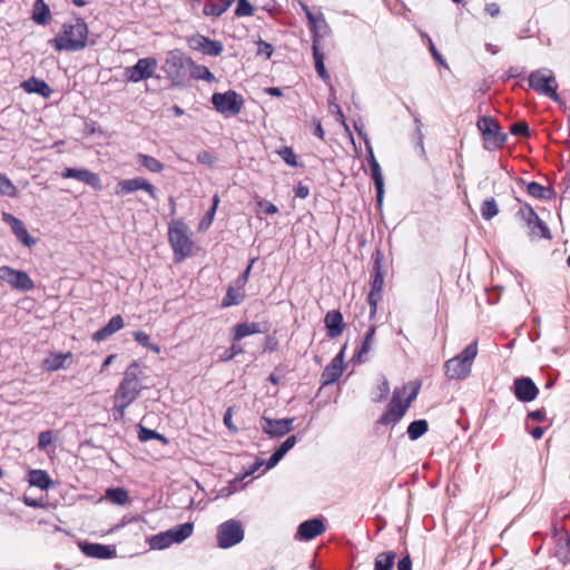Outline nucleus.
<instances>
[{
    "mask_svg": "<svg viewBox=\"0 0 570 570\" xmlns=\"http://www.w3.org/2000/svg\"><path fill=\"white\" fill-rule=\"evenodd\" d=\"M21 88L28 94H38L43 98H49L52 95L51 87L42 79L30 77L22 81Z\"/></svg>",
    "mask_w": 570,
    "mask_h": 570,
    "instance_id": "obj_22",
    "label": "nucleus"
},
{
    "mask_svg": "<svg viewBox=\"0 0 570 570\" xmlns=\"http://www.w3.org/2000/svg\"><path fill=\"white\" fill-rule=\"evenodd\" d=\"M268 327L266 324L257 323V322H245L237 324L234 327V341H240L242 338L258 333L267 332Z\"/></svg>",
    "mask_w": 570,
    "mask_h": 570,
    "instance_id": "obj_24",
    "label": "nucleus"
},
{
    "mask_svg": "<svg viewBox=\"0 0 570 570\" xmlns=\"http://www.w3.org/2000/svg\"><path fill=\"white\" fill-rule=\"evenodd\" d=\"M306 19L308 21L309 29L313 33V40L316 39L318 41V31H317V24L318 22L322 23V26L325 29H328V24L326 23L324 16L320 13L318 16H315L312 11L306 12Z\"/></svg>",
    "mask_w": 570,
    "mask_h": 570,
    "instance_id": "obj_36",
    "label": "nucleus"
},
{
    "mask_svg": "<svg viewBox=\"0 0 570 570\" xmlns=\"http://www.w3.org/2000/svg\"><path fill=\"white\" fill-rule=\"evenodd\" d=\"M253 11H254V8L247 0H237L235 16L247 17V16H252Z\"/></svg>",
    "mask_w": 570,
    "mask_h": 570,
    "instance_id": "obj_48",
    "label": "nucleus"
},
{
    "mask_svg": "<svg viewBox=\"0 0 570 570\" xmlns=\"http://www.w3.org/2000/svg\"><path fill=\"white\" fill-rule=\"evenodd\" d=\"M379 390H380V395L377 397H375L374 400L375 401H382L384 399H386V396L389 395L390 393V385H389V382L386 380H384L380 386H379Z\"/></svg>",
    "mask_w": 570,
    "mask_h": 570,
    "instance_id": "obj_58",
    "label": "nucleus"
},
{
    "mask_svg": "<svg viewBox=\"0 0 570 570\" xmlns=\"http://www.w3.org/2000/svg\"><path fill=\"white\" fill-rule=\"evenodd\" d=\"M157 59L154 57L140 58L130 67L125 69V78L128 82H139L151 78L157 69Z\"/></svg>",
    "mask_w": 570,
    "mask_h": 570,
    "instance_id": "obj_13",
    "label": "nucleus"
},
{
    "mask_svg": "<svg viewBox=\"0 0 570 570\" xmlns=\"http://www.w3.org/2000/svg\"><path fill=\"white\" fill-rule=\"evenodd\" d=\"M273 46L268 42H265V41H259L258 42V53L259 55H265L266 58H271V56L273 55Z\"/></svg>",
    "mask_w": 570,
    "mask_h": 570,
    "instance_id": "obj_56",
    "label": "nucleus"
},
{
    "mask_svg": "<svg viewBox=\"0 0 570 570\" xmlns=\"http://www.w3.org/2000/svg\"><path fill=\"white\" fill-rule=\"evenodd\" d=\"M484 10L491 17H497L500 13V7L495 2L487 3Z\"/></svg>",
    "mask_w": 570,
    "mask_h": 570,
    "instance_id": "obj_63",
    "label": "nucleus"
},
{
    "mask_svg": "<svg viewBox=\"0 0 570 570\" xmlns=\"http://www.w3.org/2000/svg\"><path fill=\"white\" fill-rule=\"evenodd\" d=\"M528 193L539 199H551L554 195L553 190L550 187H544L534 180H532L528 185Z\"/></svg>",
    "mask_w": 570,
    "mask_h": 570,
    "instance_id": "obj_32",
    "label": "nucleus"
},
{
    "mask_svg": "<svg viewBox=\"0 0 570 570\" xmlns=\"http://www.w3.org/2000/svg\"><path fill=\"white\" fill-rule=\"evenodd\" d=\"M344 351H341L322 373L323 385H328L336 382L343 373Z\"/></svg>",
    "mask_w": 570,
    "mask_h": 570,
    "instance_id": "obj_19",
    "label": "nucleus"
},
{
    "mask_svg": "<svg viewBox=\"0 0 570 570\" xmlns=\"http://www.w3.org/2000/svg\"><path fill=\"white\" fill-rule=\"evenodd\" d=\"M371 178H382V171L379 163L375 160L373 155H371Z\"/></svg>",
    "mask_w": 570,
    "mask_h": 570,
    "instance_id": "obj_60",
    "label": "nucleus"
},
{
    "mask_svg": "<svg viewBox=\"0 0 570 570\" xmlns=\"http://www.w3.org/2000/svg\"><path fill=\"white\" fill-rule=\"evenodd\" d=\"M396 554L393 551L381 552L374 560V570H391Z\"/></svg>",
    "mask_w": 570,
    "mask_h": 570,
    "instance_id": "obj_31",
    "label": "nucleus"
},
{
    "mask_svg": "<svg viewBox=\"0 0 570 570\" xmlns=\"http://www.w3.org/2000/svg\"><path fill=\"white\" fill-rule=\"evenodd\" d=\"M429 424L425 420H416L410 423L407 434L410 440L415 441L426 433Z\"/></svg>",
    "mask_w": 570,
    "mask_h": 570,
    "instance_id": "obj_34",
    "label": "nucleus"
},
{
    "mask_svg": "<svg viewBox=\"0 0 570 570\" xmlns=\"http://www.w3.org/2000/svg\"><path fill=\"white\" fill-rule=\"evenodd\" d=\"M376 188V202L377 206L381 208L383 205L384 198V180H374Z\"/></svg>",
    "mask_w": 570,
    "mask_h": 570,
    "instance_id": "obj_54",
    "label": "nucleus"
},
{
    "mask_svg": "<svg viewBox=\"0 0 570 570\" xmlns=\"http://www.w3.org/2000/svg\"><path fill=\"white\" fill-rule=\"evenodd\" d=\"M480 212H481L482 218L485 220H490L494 216H497L499 213V208H498V205H497V202L494 200V198L485 199L481 205Z\"/></svg>",
    "mask_w": 570,
    "mask_h": 570,
    "instance_id": "obj_38",
    "label": "nucleus"
},
{
    "mask_svg": "<svg viewBox=\"0 0 570 570\" xmlns=\"http://www.w3.org/2000/svg\"><path fill=\"white\" fill-rule=\"evenodd\" d=\"M137 164L148 169L150 173H159L163 169V164L148 155L138 154Z\"/></svg>",
    "mask_w": 570,
    "mask_h": 570,
    "instance_id": "obj_33",
    "label": "nucleus"
},
{
    "mask_svg": "<svg viewBox=\"0 0 570 570\" xmlns=\"http://www.w3.org/2000/svg\"><path fill=\"white\" fill-rule=\"evenodd\" d=\"M18 187L12 184V180H0V194L9 197L17 196Z\"/></svg>",
    "mask_w": 570,
    "mask_h": 570,
    "instance_id": "obj_52",
    "label": "nucleus"
},
{
    "mask_svg": "<svg viewBox=\"0 0 570 570\" xmlns=\"http://www.w3.org/2000/svg\"><path fill=\"white\" fill-rule=\"evenodd\" d=\"M32 19L38 24H47L50 20V9L43 0L33 3Z\"/></svg>",
    "mask_w": 570,
    "mask_h": 570,
    "instance_id": "obj_29",
    "label": "nucleus"
},
{
    "mask_svg": "<svg viewBox=\"0 0 570 570\" xmlns=\"http://www.w3.org/2000/svg\"><path fill=\"white\" fill-rule=\"evenodd\" d=\"M313 57L315 61V69L320 78H322L325 82L330 81V75L324 65V53L321 52L318 48V41L316 39L313 40Z\"/></svg>",
    "mask_w": 570,
    "mask_h": 570,
    "instance_id": "obj_28",
    "label": "nucleus"
},
{
    "mask_svg": "<svg viewBox=\"0 0 570 570\" xmlns=\"http://www.w3.org/2000/svg\"><path fill=\"white\" fill-rule=\"evenodd\" d=\"M188 58L189 57H186L179 49H174L167 52L161 69L174 86L178 87L185 85V68H188Z\"/></svg>",
    "mask_w": 570,
    "mask_h": 570,
    "instance_id": "obj_7",
    "label": "nucleus"
},
{
    "mask_svg": "<svg viewBox=\"0 0 570 570\" xmlns=\"http://www.w3.org/2000/svg\"><path fill=\"white\" fill-rule=\"evenodd\" d=\"M262 430L271 436H283L293 430L294 419H277L273 420L267 416H262Z\"/></svg>",
    "mask_w": 570,
    "mask_h": 570,
    "instance_id": "obj_16",
    "label": "nucleus"
},
{
    "mask_svg": "<svg viewBox=\"0 0 570 570\" xmlns=\"http://www.w3.org/2000/svg\"><path fill=\"white\" fill-rule=\"evenodd\" d=\"M218 203H219L218 195H214L212 207L207 210V213L205 214V216L203 217V219L200 220V223L198 225L199 230H206L212 225Z\"/></svg>",
    "mask_w": 570,
    "mask_h": 570,
    "instance_id": "obj_39",
    "label": "nucleus"
},
{
    "mask_svg": "<svg viewBox=\"0 0 570 570\" xmlns=\"http://www.w3.org/2000/svg\"><path fill=\"white\" fill-rule=\"evenodd\" d=\"M528 417L535 422H543V421H546L547 415H546V411L543 409H541V410H535V411L529 412Z\"/></svg>",
    "mask_w": 570,
    "mask_h": 570,
    "instance_id": "obj_57",
    "label": "nucleus"
},
{
    "mask_svg": "<svg viewBox=\"0 0 570 570\" xmlns=\"http://www.w3.org/2000/svg\"><path fill=\"white\" fill-rule=\"evenodd\" d=\"M513 393L519 401L531 402L537 397L539 389L530 377L523 376L514 380Z\"/></svg>",
    "mask_w": 570,
    "mask_h": 570,
    "instance_id": "obj_17",
    "label": "nucleus"
},
{
    "mask_svg": "<svg viewBox=\"0 0 570 570\" xmlns=\"http://www.w3.org/2000/svg\"><path fill=\"white\" fill-rule=\"evenodd\" d=\"M330 110L336 115V119L341 121L343 125H345V117L344 114L340 107V105H334L333 108H330Z\"/></svg>",
    "mask_w": 570,
    "mask_h": 570,
    "instance_id": "obj_64",
    "label": "nucleus"
},
{
    "mask_svg": "<svg viewBox=\"0 0 570 570\" xmlns=\"http://www.w3.org/2000/svg\"><path fill=\"white\" fill-rule=\"evenodd\" d=\"M187 43L190 49L199 51L210 57H217L224 50V46L220 41L212 40L208 37L203 36L200 33H196L188 37Z\"/></svg>",
    "mask_w": 570,
    "mask_h": 570,
    "instance_id": "obj_14",
    "label": "nucleus"
},
{
    "mask_svg": "<svg viewBox=\"0 0 570 570\" xmlns=\"http://www.w3.org/2000/svg\"><path fill=\"white\" fill-rule=\"evenodd\" d=\"M373 279L371 282V291L367 296V302L371 306V315L376 313L377 303L382 298V291L384 285V254L382 250H375L373 254Z\"/></svg>",
    "mask_w": 570,
    "mask_h": 570,
    "instance_id": "obj_9",
    "label": "nucleus"
},
{
    "mask_svg": "<svg viewBox=\"0 0 570 570\" xmlns=\"http://www.w3.org/2000/svg\"><path fill=\"white\" fill-rule=\"evenodd\" d=\"M124 326V318L120 315L112 316L104 327L92 334V340L96 342L105 341L116 332L120 331Z\"/></svg>",
    "mask_w": 570,
    "mask_h": 570,
    "instance_id": "obj_23",
    "label": "nucleus"
},
{
    "mask_svg": "<svg viewBox=\"0 0 570 570\" xmlns=\"http://www.w3.org/2000/svg\"><path fill=\"white\" fill-rule=\"evenodd\" d=\"M212 104L219 114L225 116H236L240 112L244 106V99L242 95L230 89L225 92L213 94Z\"/></svg>",
    "mask_w": 570,
    "mask_h": 570,
    "instance_id": "obj_10",
    "label": "nucleus"
},
{
    "mask_svg": "<svg viewBox=\"0 0 570 570\" xmlns=\"http://www.w3.org/2000/svg\"><path fill=\"white\" fill-rule=\"evenodd\" d=\"M257 207L259 212L271 215L276 214L278 212L277 207L273 203L264 199L257 202Z\"/></svg>",
    "mask_w": 570,
    "mask_h": 570,
    "instance_id": "obj_53",
    "label": "nucleus"
},
{
    "mask_svg": "<svg viewBox=\"0 0 570 570\" xmlns=\"http://www.w3.org/2000/svg\"><path fill=\"white\" fill-rule=\"evenodd\" d=\"M139 189V180H121L116 189L115 193L117 195H127L135 190Z\"/></svg>",
    "mask_w": 570,
    "mask_h": 570,
    "instance_id": "obj_44",
    "label": "nucleus"
},
{
    "mask_svg": "<svg viewBox=\"0 0 570 570\" xmlns=\"http://www.w3.org/2000/svg\"><path fill=\"white\" fill-rule=\"evenodd\" d=\"M62 178H96L95 174L87 170H77L73 168H67L62 175Z\"/></svg>",
    "mask_w": 570,
    "mask_h": 570,
    "instance_id": "obj_50",
    "label": "nucleus"
},
{
    "mask_svg": "<svg viewBox=\"0 0 570 570\" xmlns=\"http://www.w3.org/2000/svg\"><path fill=\"white\" fill-rule=\"evenodd\" d=\"M397 570H412V561L409 554L397 562Z\"/></svg>",
    "mask_w": 570,
    "mask_h": 570,
    "instance_id": "obj_62",
    "label": "nucleus"
},
{
    "mask_svg": "<svg viewBox=\"0 0 570 570\" xmlns=\"http://www.w3.org/2000/svg\"><path fill=\"white\" fill-rule=\"evenodd\" d=\"M71 357V353L66 354H52L45 361V366L48 371H57L66 367V360Z\"/></svg>",
    "mask_w": 570,
    "mask_h": 570,
    "instance_id": "obj_35",
    "label": "nucleus"
},
{
    "mask_svg": "<svg viewBox=\"0 0 570 570\" xmlns=\"http://www.w3.org/2000/svg\"><path fill=\"white\" fill-rule=\"evenodd\" d=\"M243 297H244L243 293L234 289L233 287H229L226 295L223 298L222 305L224 307L237 305L242 302Z\"/></svg>",
    "mask_w": 570,
    "mask_h": 570,
    "instance_id": "obj_43",
    "label": "nucleus"
},
{
    "mask_svg": "<svg viewBox=\"0 0 570 570\" xmlns=\"http://www.w3.org/2000/svg\"><path fill=\"white\" fill-rule=\"evenodd\" d=\"M173 543L174 541H171V537L168 530L166 532H161L159 534L154 535L151 539V547L155 549H165Z\"/></svg>",
    "mask_w": 570,
    "mask_h": 570,
    "instance_id": "obj_42",
    "label": "nucleus"
},
{
    "mask_svg": "<svg viewBox=\"0 0 570 570\" xmlns=\"http://www.w3.org/2000/svg\"><path fill=\"white\" fill-rule=\"evenodd\" d=\"M106 497L114 503L124 505L129 501L128 492L122 488H112L106 491Z\"/></svg>",
    "mask_w": 570,
    "mask_h": 570,
    "instance_id": "obj_37",
    "label": "nucleus"
},
{
    "mask_svg": "<svg viewBox=\"0 0 570 570\" xmlns=\"http://www.w3.org/2000/svg\"><path fill=\"white\" fill-rule=\"evenodd\" d=\"M242 347L239 345H232L228 351L225 352L224 356L222 357L224 361H229L237 354L242 353Z\"/></svg>",
    "mask_w": 570,
    "mask_h": 570,
    "instance_id": "obj_59",
    "label": "nucleus"
},
{
    "mask_svg": "<svg viewBox=\"0 0 570 570\" xmlns=\"http://www.w3.org/2000/svg\"><path fill=\"white\" fill-rule=\"evenodd\" d=\"M188 70L193 79L205 80L209 83L216 81V77L206 66L196 63L191 58H188Z\"/></svg>",
    "mask_w": 570,
    "mask_h": 570,
    "instance_id": "obj_26",
    "label": "nucleus"
},
{
    "mask_svg": "<svg viewBox=\"0 0 570 570\" xmlns=\"http://www.w3.org/2000/svg\"><path fill=\"white\" fill-rule=\"evenodd\" d=\"M144 379V367L138 362H132L127 366L114 395V411L119 416H122L125 410L139 396L145 387L142 385Z\"/></svg>",
    "mask_w": 570,
    "mask_h": 570,
    "instance_id": "obj_1",
    "label": "nucleus"
},
{
    "mask_svg": "<svg viewBox=\"0 0 570 570\" xmlns=\"http://www.w3.org/2000/svg\"><path fill=\"white\" fill-rule=\"evenodd\" d=\"M168 240L175 262H181L193 254L194 242L188 226L181 219H173L168 225Z\"/></svg>",
    "mask_w": 570,
    "mask_h": 570,
    "instance_id": "obj_4",
    "label": "nucleus"
},
{
    "mask_svg": "<svg viewBox=\"0 0 570 570\" xmlns=\"http://www.w3.org/2000/svg\"><path fill=\"white\" fill-rule=\"evenodd\" d=\"M244 538V530L238 520H228L222 523L217 530V543L223 549L239 543Z\"/></svg>",
    "mask_w": 570,
    "mask_h": 570,
    "instance_id": "obj_11",
    "label": "nucleus"
},
{
    "mask_svg": "<svg viewBox=\"0 0 570 570\" xmlns=\"http://www.w3.org/2000/svg\"><path fill=\"white\" fill-rule=\"evenodd\" d=\"M529 86L538 94L549 97L556 102L560 101L557 92L558 82L552 70L542 68L532 71L529 76Z\"/></svg>",
    "mask_w": 570,
    "mask_h": 570,
    "instance_id": "obj_8",
    "label": "nucleus"
},
{
    "mask_svg": "<svg viewBox=\"0 0 570 570\" xmlns=\"http://www.w3.org/2000/svg\"><path fill=\"white\" fill-rule=\"evenodd\" d=\"M297 438L295 435H291L279 445L278 450L286 454L292 448L295 446Z\"/></svg>",
    "mask_w": 570,
    "mask_h": 570,
    "instance_id": "obj_55",
    "label": "nucleus"
},
{
    "mask_svg": "<svg viewBox=\"0 0 570 570\" xmlns=\"http://www.w3.org/2000/svg\"><path fill=\"white\" fill-rule=\"evenodd\" d=\"M375 330H376L375 326H371L368 328V331L366 332L365 337H364V342H363V344H362V346L358 350L357 355H356L360 361L362 360V355L363 354H367L370 352L371 345H372V343L374 341Z\"/></svg>",
    "mask_w": 570,
    "mask_h": 570,
    "instance_id": "obj_45",
    "label": "nucleus"
},
{
    "mask_svg": "<svg viewBox=\"0 0 570 570\" xmlns=\"http://www.w3.org/2000/svg\"><path fill=\"white\" fill-rule=\"evenodd\" d=\"M53 441V432L51 430L42 431L38 436V448L46 450Z\"/></svg>",
    "mask_w": 570,
    "mask_h": 570,
    "instance_id": "obj_51",
    "label": "nucleus"
},
{
    "mask_svg": "<svg viewBox=\"0 0 570 570\" xmlns=\"http://www.w3.org/2000/svg\"><path fill=\"white\" fill-rule=\"evenodd\" d=\"M419 389L420 384L412 382L404 385L401 390L396 389L393 392L386 411L380 419V423L385 425L397 423L404 416L411 403L416 399Z\"/></svg>",
    "mask_w": 570,
    "mask_h": 570,
    "instance_id": "obj_3",
    "label": "nucleus"
},
{
    "mask_svg": "<svg viewBox=\"0 0 570 570\" xmlns=\"http://www.w3.org/2000/svg\"><path fill=\"white\" fill-rule=\"evenodd\" d=\"M324 323L330 338L340 336L345 328L343 315L337 309L328 311L325 315Z\"/></svg>",
    "mask_w": 570,
    "mask_h": 570,
    "instance_id": "obj_20",
    "label": "nucleus"
},
{
    "mask_svg": "<svg viewBox=\"0 0 570 570\" xmlns=\"http://www.w3.org/2000/svg\"><path fill=\"white\" fill-rule=\"evenodd\" d=\"M227 7L220 1L219 3L208 1L205 3L203 13L207 17H219L225 11H227Z\"/></svg>",
    "mask_w": 570,
    "mask_h": 570,
    "instance_id": "obj_41",
    "label": "nucleus"
},
{
    "mask_svg": "<svg viewBox=\"0 0 570 570\" xmlns=\"http://www.w3.org/2000/svg\"><path fill=\"white\" fill-rule=\"evenodd\" d=\"M277 154L288 166L296 167L298 165L297 156L291 147L284 146L277 150Z\"/></svg>",
    "mask_w": 570,
    "mask_h": 570,
    "instance_id": "obj_46",
    "label": "nucleus"
},
{
    "mask_svg": "<svg viewBox=\"0 0 570 570\" xmlns=\"http://www.w3.org/2000/svg\"><path fill=\"white\" fill-rule=\"evenodd\" d=\"M429 41H430V51H431V53H432L433 58H434L438 62H440L442 66H444V67H446V68H448V65H446V62H445V60H444L443 56H442V55L436 50V48H435V46L433 45L432 40H431V39H429Z\"/></svg>",
    "mask_w": 570,
    "mask_h": 570,
    "instance_id": "obj_61",
    "label": "nucleus"
},
{
    "mask_svg": "<svg viewBox=\"0 0 570 570\" xmlns=\"http://www.w3.org/2000/svg\"><path fill=\"white\" fill-rule=\"evenodd\" d=\"M478 354V342L470 343L459 355L448 360L444 364L445 374L450 380H463L470 372Z\"/></svg>",
    "mask_w": 570,
    "mask_h": 570,
    "instance_id": "obj_5",
    "label": "nucleus"
},
{
    "mask_svg": "<svg viewBox=\"0 0 570 570\" xmlns=\"http://www.w3.org/2000/svg\"><path fill=\"white\" fill-rule=\"evenodd\" d=\"M2 220L11 227L12 233L14 234L17 239L21 242L24 246L31 248L37 244V239L30 236L21 219L17 218L12 214L3 212Z\"/></svg>",
    "mask_w": 570,
    "mask_h": 570,
    "instance_id": "obj_15",
    "label": "nucleus"
},
{
    "mask_svg": "<svg viewBox=\"0 0 570 570\" xmlns=\"http://www.w3.org/2000/svg\"><path fill=\"white\" fill-rule=\"evenodd\" d=\"M138 436L140 441H149V440H165V438L158 432L140 426L138 432Z\"/></svg>",
    "mask_w": 570,
    "mask_h": 570,
    "instance_id": "obj_49",
    "label": "nucleus"
},
{
    "mask_svg": "<svg viewBox=\"0 0 570 570\" xmlns=\"http://www.w3.org/2000/svg\"><path fill=\"white\" fill-rule=\"evenodd\" d=\"M134 338L139 345L153 351L154 353L159 354L161 351L159 345L150 343L149 335L142 331L135 332Z\"/></svg>",
    "mask_w": 570,
    "mask_h": 570,
    "instance_id": "obj_40",
    "label": "nucleus"
},
{
    "mask_svg": "<svg viewBox=\"0 0 570 570\" xmlns=\"http://www.w3.org/2000/svg\"><path fill=\"white\" fill-rule=\"evenodd\" d=\"M0 281L19 292H29L35 288V282L27 272L14 269L10 266L0 267Z\"/></svg>",
    "mask_w": 570,
    "mask_h": 570,
    "instance_id": "obj_12",
    "label": "nucleus"
},
{
    "mask_svg": "<svg viewBox=\"0 0 570 570\" xmlns=\"http://www.w3.org/2000/svg\"><path fill=\"white\" fill-rule=\"evenodd\" d=\"M522 215L531 233L540 235L541 237L544 238L550 237V230L548 226L531 207L523 212Z\"/></svg>",
    "mask_w": 570,
    "mask_h": 570,
    "instance_id": "obj_21",
    "label": "nucleus"
},
{
    "mask_svg": "<svg viewBox=\"0 0 570 570\" xmlns=\"http://www.w3.org/2000/svg\"><path fill=\"white\" fill-rule=\"evenodd\" d=\"M323 521L318 518L309 519L298 525L296 539L309 541L325 531Z\"/></svg>",
    "mask_w": 570,
    "mask_h": 570,
    "instance_id": "obj_18",
    "label": "nucleus"
},
{
    "mask_svg": "<svg viewBox=\"0 0 570 570\" xmlns=\"http://www.w3.org/2000/svg\"><path fill=\"white\" fill-rule=\"evenodd\" d=\"M28 481L30 485L38 487L41 490H47L51 485V480L48 473L43 470H30Z\"/></svg>",
    "mask_w": 570,
    "mask_h": 570,
    "instance_id": "obj_30",
    "label": "nucleus"
},
{
    "mask_svg": "<svg viewBox=\"0 0 570 570\" xmlns=\"http://www.w3.org/2000/svg\"><path fill=\"white\" fill-rule=\"evenodd\" d=\"M88 33L85 20L77 18L72 23L65 22L61 31L50 42L58 51L76 52L85 49L89 43ZM95 43V40L90 41V45Z\"/></svg>",
    "mask_w": 570,
    "mask_h": 570,
    "instance_id": "obj_2",
    "label": "nucleus"
},
{
    "mask_svg": "<svg viewBox=\"0 0 570 570\" xmlns=\"http://www.w3.org/2000/svg\"><path fill=\"white\" fill-rule=\"evenodd\" d=\"M510 132L514 136L528 137L530 135L529 125L524 120H519L510 126Z\"/></svg>",
    "mask_w": 570,
    "mask_h": 570,
    "instance_id": "obj_47",
    "label": "nucleus"
},
{
    "mask_svg": "<svg viewBox=\"0 0 570 570\" xmlns=\"http://www.w3.org/2000/svg\"><path fill=\"white\" fill-rule=\"evenodd\" d=\"M194 524L191 522H186L183 524H178L168 530L171 541L174 543H180L193 534Z\"/></svg>",
    "mask_w": 570,
    "mask_h": 570,
    "instance_id": "obj_27",
    "label": "nucleus"
},
{
    "mask_svg": "<svg viewBox=\"0 0 570 570\" xmlns=\"http://www.w3.org/2000/svg\"><path fill=\"white\" fill-rule=\"evenodd\" d=\"M483 145L487 150L493 151L503 147L508 139V135L502 131L499 121L491 116H481L476 121Z\"/></svg>",
    "mask_w": 570,
    "mask_h": 570,
    "instance_id": "obj_6",
    "label": "nucleus"
},
{
    "mask_svg": "<svg viewBox=\"0 0 570 570\" xmlns=\"http://www.w3.org/2000/svg\"><path fill=\"white\" fill-rule=\"evenodd\" d=\"M81 550L86 556L97 559H109L116 553L115 549L101 543H85Z\"/></svg>",
    "mask_w": 570,
    "mask_h": 570,
    "instance_id": "obj_25",
    "label": "nucleus"
}]
</instances>
